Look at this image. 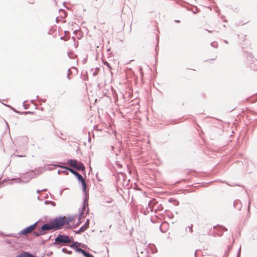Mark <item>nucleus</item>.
Wrapping results in <instances>:
<instances>
[{"label":"nucleus","mask_w":257,"mask_h":257,"mask_svg":"<svg viewBox=\"0 0 257 257\" xmlns=\"http://www.w3.org/2000/svg\"><path fill=\"white\" fill-rule=\"evenodd\" d=\"M71 221L70 218L63 217L55 218L51 222L53 229L56 230L61 229L64 225L68 224Z\"/></svg>","instance_id":"obj_1"},{"label":"nucleus","mask_w":257,"mask_h":257,"mask_svg":"<svg viewBox=\"0 0 257 257\" xmlns=\"http://www.w3.org/2000/svg\"><path fill=\"white\" fill-rule=\"evenodd\" d=\"M71 240L69 237L64 235H59L55 239L54 243L55 245H63L70 243Z\"/></svg>","instance_id":"obj_2"},{"label":"nucleus","mask_w":257,"mask_h":257,"mask_svg":"<svg viewBox=\"0 0 257 257\" xmlns=\"http://www.w3.org/2000/svg\"><path fill=\"white\" fill-rule=\"evenodd\" d=\"M67 164L69 166L74 167L78 170L84 171L85 169L84 166L82 163L76 160H69L68 161Z\"/></svg>","instance_id":"obj_3"},{"label":"nucleus","mask_w":257,"mask_h":257,"mask_svg":"<svg viewBox=\"0 0 257 257\" xmlns=\"http://www.w3.org/2000/svg\"><path fill=\"white\" fill-rule=\"evenodd\" d=\"M64 168L70 171L72 173H73L74 175H75L79 181L81 182L82 186H83V191H85L86 190V184L84 179L82 177V176L79 174L78 172L74 170L71 168H69L68 167H64Z\"/></svg>","instance_id":"obj_4"},{"label":"nucleus","mask_w":257,"mask_h":257,"mask_svg":"<svg viewBox=\"0 0 257 257\" xmlns=\"http://www.w3.org/2000/svg\"><path fill=\"white\" fill-rule=\"evenodd\" d=\"M50 230H54L51 222L43 225L39 230L38 233L35 232V233L36 235L39 236L45 234L46 231Z\"/></svg>","instance_id":"obj_5"},{"label":"nucleus","mask_w":257,"mask_h":257,"mask_svg":"<svg viewBox=\"0 0 257 257\" xmlns=\"http://www.w3.org/2000/svg\"><path fill=\"white\" fill-rule=\"evenodd\" d=\"M35 228H36V224L31 225L29 226V227L26 228L24 230H23L21 232V234H23V235H26V234L32 232L35 229Z\"/></svg>","instance_id":"obj_6"},{"label":"nucleus","mask_w":257,"mask_h":257,"mask_svg":"<svg viewBox=\"0 0 257 257\" xmlns=\"http://www.w3.org/2000/svg\"><path fill=\"white\" fill-rule=\"evenodd\" d=\"M78 250L79 252H81L85 257H94L93 255L89 253V252H86L85 250L82 249H79Z\"/></svg>","instance_id":"obj_7"},{"label":"nucleus","mask_w":257,"mask_h":257,"mask_svg":"<svg viewBox=\"0 0 257 257\" xmlns=\"http://www.w3.org/2000/svg\"><path fill=\"white\" fill-rule=\"evenodd\" d=\"M88 220H87V222L86 223L85 225H84L83 226L81 227L80 228L79 231L80 232L84 231L88 228Z\"/></svg>","instance_id":"obj_8"},{"label":"nucleus","mask_w":257,"mask_h":257,"mask_svg":"<svg viewBox=\"0 0 257 257\" xmlns=\"http://www.w3.org/2000/svg\"><path fill=\"white\" fill-rule=\"evenodd\" d=\"M88 220H87V222L86 223L85 225H84L83 226L81 227L80 228L79 231L80 232L84 231L88 228Z\"/></svg>","instance_id":"obj_9"},{"label":"nucleus","mask_w":257,"mask_h":257,"mask_svg":"<svg viewBox=\"0 0 257 257\" xmlns=\"http://www.w3.org/2000/svg\"><path fill=\"white\" fill-rule=\"evenodd\" d=\"M31 254L27 253V252H24V253H22L19 255H18L17 257H30Z\"/></svg>","instance_id":"obj_10"},{"label":"nucleus","mask_w":257,"mask_h":257,"mask_svg":"<svg viewBox=\"0 0 257 257\" xmlns=\"http://www.w3.org/2000/svg\"><path fill=\"white\" fill-rule=\"evenodd\" d=\"M103 64L106 65L107 67H108V68L110 69V70H111L112 69V68L110 66V65H109V64L106 62V61H105L103 62Z\"/></svg>","instance_id":"obj_11"},{"label":"nucleus","mask_w":257,"mask_h":257,"mask_svg":"<svg viewBox=\"0 0 257 257\" xmlns=\"http://www.w3.org/2000/svg\"><path fill=\"white\" fill-rule=\"evenodd\" d=\"M191 69H188V70H187V74H188V75H189V74H190V71H191Z\"/></svg>","instance_id":"obj_12"},{"label":"nucleus","mask_w":257,"mask_h":257,"mask_svg":"<svg viewBox=\"0 0 257 257\" xmlns=\"http://www.w3.org/2000/svg\"><path fill=\"white\" fill-rule=\"evenodd\" d=\"M19 156L20 157H26L25 156Z\"/></svg>","instance_id":"obj_13"}]
</instances>
